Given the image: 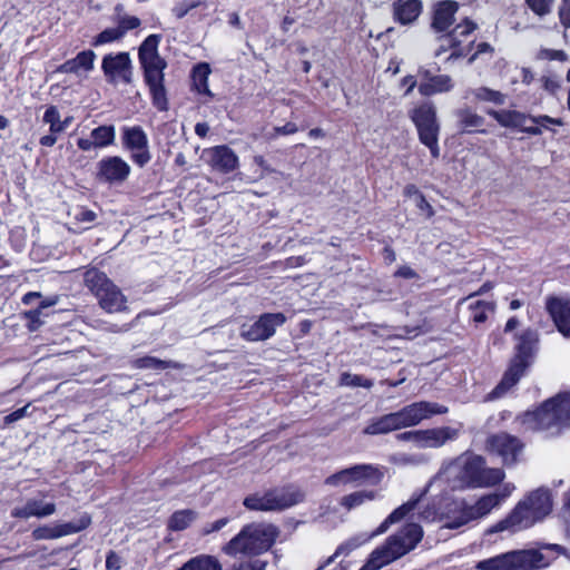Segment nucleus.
<instances>
[{
	"label": "nucleus",
	"instance_id": "6e6d98bb",
	"mask_svg": "<svg viewBox=\"0 0 570 570\" xmlns=\"http://www.w3.org/2000/svg\"><path fill=\"white\" fill-rule=\"evenodd\" d=\"M96 216L95 212L86 208H79L75 212V219L80 223H92Z\"/></svg>",
	"mask_w": 570,
	"mask_h": 570
},
{
	"label": "nucleus",
	"instance_id": "f03ea898",
	"mask_svg": "<svg viewBox=\"0 0 570 570\" xmlns=\"http://www.w3.org/2000/svg\"><path fill=\"white\" fill-rule=\"evenodd\" d=\"M528 430L540 431L547 436H557L570 428V392L559 393L544 401L537 410L522 416Z\"/></svg>",
	"mask_w": 570,
	"mask_h": 570
},
{
	"label": "nucleus",
	"instance_id": "c85d7f7f",
	"mask_svg": "<svg viewBox=\"0 0 570 570\" xmlns=\"http://www.w3.org/2000/svg\"><path fill=\"white\" fill-rule=\"evenodd\" d=\"M458 8L459 6L455 1L446 0L439 2L434 8L432 28L438 32L448 30L454 22V14Z\"/></svg>",
	"mask_w": 570,
	"mask_h": 570
},
{
	"label": "nucleus",
	"instance_id": "de8ad7c7",
	"mask_svg": "<svg viewBox=\"0 0 570 570\" xmlns=\"http://www.w3.org/2000/svg\"><path fill=\"white\" fill-rule=\"evenodd\" d=\"M374 498L373 492H355L352 494H348L342 499V504L346 507L347 509L355 508L360 504H362L365 500H372Z\"/></svg>",
	"mask_w": 570,
	"mask_h": 570
},
{
	"label": "nucleus",
	"instance_id": "49530a36",
	"mask_svg": "<svg viewBox=\"0 0 570 570\" xmlns=\"http://www.w3.org/2000/svg\"><path fill=\"white\" fill-rule=\"evenodd\" d=\"M341 385L344 386H362L365 389H371L373 386V382L362 375L343 373L341 375Z\"/></svg>",
	"mask_w": 570,
	"mask_h": 570
},
{
	"label": "nucleus",
	"instance_id": "f704fd0d",
	"mask_svg": "<svg viewBox=\"0 0 570 570\" xmlns=\"http://www.w3.org/2000/svg\"><path fill=\"white\" fill-rule=\"evenodd\" d=\"M399 430L393 413H389L372 420L366 428L364 433L368 435L386 434Z\"/></svg>",
	"mask_w": 570,
	"mask_h": 570
},
{
	"label": "nucleus",
	"instance_id": "a878e982",
	"mask_svg": "<svg viewBox=\"0 0 570 570\" xmlns=\"http://www.w3.org/2000/svg\"><path fill=\"white\" fill-rule=\"evenodd\" d=\"M115 126L102 125L92 129L88 138H79L77 140V146L82 151H91L111 146L115 142Z\"/></svg>",
	"mask_w": 570,
	"mask_h": 570
},
{
	"label": "nucleus",
	"instance_id": "5fc2aeb1",
	"mask_svg": "<svg viewBox=\"0 0 570 570\" xmlns=\"http://www.w3.org/2000/svg\"><path fill=\"white\" fill-rule=\"evenodd\" d=\"M530 121L535 124L537 125L535 127H540L541 129H542V127H547L548 124L557 125V126H562L563 125L561 119L552 118V117L547 116V115L530 116Z\"/></svg>",
	"mask_w": 570,
	"mask_h": 570
},
{
	"label": "nucleus",
	"instance_id": "a19ab883",
	"mask_svg": "<svg viewBox=\"0 0 570 570\" xmlns=\"http://www.w3.org/2000/svg\"><path fill=\"white\" fill-rule=\"evenodd\" d=\"M210 73L209 66L207 63H199L193 70V81L195 88L200 94L210 95L208 89V76Z\"/></svg>",
	"mask_w": 570,
	"mask_h": 570
},
{
	"label": "nucleus",
	"instance_id": "e2e57ef3",
	"mask_svg": "<svg viewBox=\"0 0 570 570\" xmlns=\"http://www.w3.org/2000/svg\"><path fill=\"white\" fill-rule=\"evenodd\" d=\"M395 276L396 277H402V278H406V279H412V278H415L417 277V274L414 269H412L410 266H401L396 272H395Z\"/></svg>",
	"mask_w": 570,
	"mask_h": 570
},
{
	"label": "nucleus",
	"instance_id": "1a4fd4ad",
	"mask_svg": "<svg viewBox=\"0 0 570 570\" xmlns=\"http://www.w3.org/2000/svg\"><path fill=\"white\" fill-rule=\"evenodd\" d=\"M410 117L416 126L420 141L430 149L433 158H438L440 156L438 144L440 126L433 104H421L410 112Z\"/></svg>",
	"mask_w": 570,
	"mask_h": 570
},
{
	"label": "nucleus",
	"instance_id": "052dcab7",
	"mask_svg": "<svg viewBox=\"0 0 570 570\" xmlns=\"http://www.w3.org/2000/svg\"><path fill=\"white\" fill-rule=\"evenodd\" d=\"M382 567H384L383 562L372 552L368 561L360 570H379Z\"/></svg>",
	"mask_w": 570,
	"mask_h": 570
},
{
	"label": "nucleus",
	"instance_id": "c03bdc74",
	"mask_svg": "<svg viewBox=\"0 0 570 570\" xmlns=\"http://www.w3.org/2000/svg\"><path fill=\"white\" fill-rule=\"evenodd\" d=\"M43 122L50 126V132L59 134L63 131V126H61V119L59 110L56 106H50L47 108L43 115Z\"/></svg>",
	"mask_w": 570,
	"mask_h": 570
},
{
	"label": "nucleus",
	"instance_id": "0e129e2a",
	"mask_svg": "<svg viewBox=\"0 0 570 570\" xmlns=\"http://www.w3.org/2000/svg\"><path fill=\"white\" fill-rule=\"evenodd\" d=\"M106 567L114 570L120 569V558L115 552H109L106 558Z\"/></svg>",
	"mask_w": 570,
	"mask_h": 570
},
{
	"label": "nucleus",
	"instance_id": "b1692460",
	"mask_svg": "<svg viewBox=\"0 0 570 570\" xmlns=\"http://www.w3.org/2000/svg\"><path fill=\"white\" fill-rule=\"evenodd\" d=\"M488 115L495 119L502 127L518 128L522 132L538 136L541 135L540 127H529L527 122L530 121V115L517 110H489Z\"/></svg>",
	"mask_w": 570,
	"mask_h": 570
},
{
	"label": "nucleus",
	"instance_id": "473e14b6",
	"mask_svg": "<svg viewBox=\"0 0 570 570\" xmlns=\"http://www.w3.org/2000/svg\"><path fill=\"white\" fill-rule=\"evenodd\" d=\"M421 497L411 499L406 503L395 509L372 533V537L386 532L391 524L401 521L410 511H412L416 507Z\"/></svg>",
	"mask_w": 570,
	"mask_h": 570
},
{
	"label": "nucleus",
	"instance_id": "4be33fe9",
	"mask_svg": "<svg viewBox=\"0 0 570 570\" xmlns=\"http://www.w3.org/2000/svg\"><path fill=\"white\" fill-rule=\"evenodd\" d=\"M166 67L167 63H164L163 66L159 65L156 67L142 68L145 81L149 87V91L153 97V104L160 111L168 109V101L164 86V70Z\"/></svg>",
	"mask_w": 570,
	"mask_h": 570
},
{
	"label": "nucleus",
	"instance_id": "3c124183",
	"mask_svg": "<svg viewBox=\"0 0 570 570\" xmlns=\"http://www.w3.org/2000/svg\"><path fill=\"white\" fill-rule=\"evenodd\" d=\"M537 58L540 60L566 61L568 59V55L563 50L542 48L539 50Z\"/></svg>",
	"mask_w": 570,
	"mask_h": 570
},
{
	"label": "nucleus",
	"instance_id": "f8f14e48",
	"mask_svg": "<svg viewBox=\"0 0 570 570\" xmlns=\"http://www.w3.org/2000/svg\"><path fill=\"white\" fill-rule=\"evenodd\" d=\"M448 407L438 403L420 401L392 412L399 430L420 424L435 414H444Z\"/></svg>",
	"mask_w": 570,
	"mask_h": 570
},
{
	"label": "nucleus",
	"instance_id": "6e6552de",
	"mask_svg": "<svg viewBox=\"0 0 570 570\" xmlns=\"http://www.w3.org/2000/svg\"><path fill=\"white\" fill-rule=\"evenodd\" d=\"M422 537V528L416 523H409L389 537L385 544L375 549L373 553L386 566L413 550Z\"/></svg>",
	"mask_w": 570,
	"mask_h": 570
},
{
	"label": "nucleus",
	"instance_id": "338daca9",
	"mask_svg": "<svg viewBox=\"0 0 570 570\" xmlns=\"http://www.w3.org/2000/svg\"><path fill=\"white\" fill-rule=\"evenodd\" d=\"M396 439L399 441H403V442H411V443H413L416 446L417 430L416 431H407V432L400 433V434L396 435Z\"/></svg>",
	"mask_w": 570,
	"mask_h": 570
},
{
	"label": "nucleus",
	"instance_id": "39448f33",
	"mask_svg": "<svg viewBox=\"0 0 570 570\" xmlns=\"http://www.w3.org/2000/svg\"><path fill=\"white\" fill-rule=\"evenodd\" d=\"M514 356L501 382L493 390L495 396H501L514 386L525 370L533 363L540 346V335L534 328L528 327L514 336Z\"/></svg>",
	"mask_w": 570,
	"mask_h": 570
},
{
	"label": "nucleus",
	"instance_id": "f3484780",
	"mask_svg": "<svg viewBox=\"0 0 570 570\" xmlns=\"http://www.w3.org/2000/svg\"><path fill=\"white\" fill-rule=\"evenodd\" d=\"M382 479V473L373 465H353L326 479L327 484H375Z\"/></svg>",
	"mask_w": 570,
	"mask_h": 570
},
{
	"label": "nucleus",
	"instance_id": "13d9d810",
	"mask_svg": "<svg viewBox=\"0 0 570 570\" xmlns=\"http://www.w3.org/2000/svg\"><path fill=\"white\" fill-rule=\"evenodd\" d=\"M274 135L273 137L279 136V135H293L297 132L298 128L294 122H287L284 126H277L274 127Z\"/></svg>",
	"mask_w": 570,
	"mask_h": 570
},
{
	"label": "nucleus",
	"instance_id": "37998d69",
	"mask_svg": "<svg viewBox=\"0 0 570 570\" xmlns=\"http://www.w3.org/2000/svg\"><path fill=\"white\" fill-rule=\"evenodd\" d=\"M132 366L140 370H165L171 367L173 363L154 356H142L134 360Z\"/></svg>",
	"mask_w": 570,
	"mask_h": 570
},
{
	"label": "nucleus",
	"instance_id": "69168bd1",
	"mask_svg": "<svg viewBox=\"0 0 570 570\" xmlns=\"http://www.w3.org/2000/svg\"><path fill=\"white\" fill-rule=\"evenodd\" d=\"M26 411H27V406L18 409L14 412L8 414L7 416H4V423L10 424V423H13V422L22 419L26 414Z\"/></svg>",
	"mask_w": 570,
	"mask_h": 570
},
{
	"label": "nucleus",
	"instance_id": "0eeeda50",
	"mask_svg": "<svg viewBox=\"0 0 570 570\" xmlns=\"http://www.w3.org/2000/svg\"><path fill=\"white\" fill-rule=\"evenodd\" d=\"M89 291L98 298L99 305L108 313L122 312L127 308V298L105 273L91 268L83 275Z\"/></svg>",
	"mask_w": 570,
	"mask_h": 570
},
{
	"label": "nucleus",
	"instance_id": "6ab92c4d",
	"mask_svg": "<svg viewBox=\"0 0 570 570\" xmlns=\"http://www.w3.org/2000/svg\"><path fill=\"white\" fill-rule=\"evenodd\" d=\"M465 482L471 488H488L500 483L504 472L500 468H485L484 465H463L461 471Z\"/></svg>",
	"mask_w": 570,
	"mask_h": 570
},
{
	"label": "nucleus",
	"instance_id": "680f3d73",
	"mask_svg": "<svg viewBox=\"0 0 570 570\" xmlns=\"http://www.w3.org/2000/svg\"><path fill=\"white\" fill-rule=\"evenodd\" d=\"M229 522V519L228 518H222L219 520H216L215 522H213L209 527L205 528L203 530V532L205 534H209L212 532H216V531H219L220 529H223L225 525H227V523Z\"/></svg>",
	"mask_w": 570,
	"mask_h": 570
},
{
	"label": "nucleus",
	"instance_id": "ea45409f",
	"mask_svg": "<svg viewBox=\"0 0 570 570\" xmlns=\"http://www.w3.org/2000/svg\"><path fill=\"white\" fill-rule=\"evenodd\" d=\"M459 127L463 131H470L471 128H476L483 125L484 119L470 108H461L455 111Z\"/></svg>",
	"mask_w": 570,
	"mask_h": 570
},
{
	"label": "nucleus",
	"instance_id": "c9c22d12",
	"mask_svg": "<svg viewBox=\"0 0 570 570\" xmlns=\"http://www.w3.org/2000/svg\"><path fill=\"white\" fill-rule=\"evenodd\" d=\"M469 302L470 317L475 324L484 323L488 316L494 313L495 303L492 301L471 299Z\"/></svg>",
	"mask_w": 570,
	"mask_h": 570
},
{
	"label": "nucleus",
	"instance_id": "aec40b11",
	"mask_svg": "<svg viewBox=\"0 0 570 570\" xmlns=\"http://www.w3.org/2000/svg\"><path fill=\"white\" fill-rule=\"evenodd\" d=\"M544 306L558 332L570 338V298L550 295Z\"/></svg>",
	"mask_w": 570,
	"mask_h": 570
},
{
	"label": "nucleus",
	"instance_id": "8fccbe9b",
	"mask_svg": "<svg viewBox=\"0 0 570 570\" xmlns=\"http://www.w3.org/2000/svg\"><path fill=\"white\" fill-rule=\"evenodd\" d=\"M118 29L124 37L129 30L136 29L140 26V19L135 16H122L118 20Z\"/></svg>",
	"mask_w": 570,
	"mask_h": 570
},
{
	"label": "nucleus",
	"instance_id": "79ce46f5",
	"mask_svg": "<svg viewBox=\"0 0 570 570\" xmlns=\"http://www.w3.org/2000/svg\"><path fill=\"white\" fill-rule=\"evenodd\" d=\"M474 98L479 101L491 102L497 106H501L505 102L507 96L501 91L493 90L488 87H479L472 90Z\"/></svg>",
	"mask_w": 570,
	"mask_h": 570
},
{
	"label": "nucleus",
	"instance_id": "bf43d9fd",
	"mask_svg": "<svg viewBox=\"0 0 570 570\" xmlns=\"http://www.w3.org/2000/svg\"><path fill=\"white\" fill-rule=\"evenodd\" d=\"M421 518L425 521H429V522H433V521H436V520H443V517H439L436 510L434 509V507H426L422 512H421Z\"/></svg>",
	"mask_w": 570,
	"mask_h": 570
},
{
	"label": "nucleus",
	"instance_id": "dca6fc26",
	"mask_svg": "<svg viewBox=\"0 0 570 570\" xmlns=\"http://www.w3.org/2000/svg\"><path fill=\"white\" fill-rule=\"evenodd\" d=\"M488 449L499 459L509 462H517L523 459L524 444L513 435L499 433L488 439Z\"/></svg>",
	"mask_w": 570,
	"mask_h": 570
},
{
	"label": "nucleus",
	"instance_id": "bb28decb",
	"mask_svg": "<svg viewBox=\"0 0 570 570\" xmlns=\"http://www.w3.org/2000/svg\"><path fill=\"white\" fill-rule=\"evenodd\" d=\"M458 436V431L450 426L435 428L428 430H417L416 448H440L446 441L453 440Z\"/></svg>",
	"mask_w": 570,
	"mask_h": 570
},
{
	"label": "nucleus",
	"instance_id": "e433bc0d",
	"mask_svg": "<svg viewBox=\"0 0 570 570\" xmlns=\"http://www.w3.org/2000/svg\"><path fill=\"white\" fill-rule=\"evenodd\" d=\"M476 570H513L511 551L481 560L475 564Z\"/></svg>",
	"mask_w": 570,
	"mask_h": 570
},
{
	"label": "nucleus",
	"instance_id": "09e8293b",
	"mask_svg": "<svg viewBox=\"0 0 570 570\" xmlns=\"http://www.w3.org/2000/svg\"><path fill=\"white\" fill-rule=\"evenodd\" d=\"M200 4H203V0H183L171 9V12L177 19H183L190 10Z\"/></svg>",
	"mask_w": 570,
	"mask_h": 570
},
{
	"label": "nucleus",
	"instance_id": "cd10ccee",
	"mask_svg": "<svg viewBox=\"0 0 570 570\" xmlns=\"http://www.w3.org/2000/svg\"><path fill=\"white\" fill-rule=\"evenodd\" d=\"M160 35L148 36L139 47L138 58L141 68L156 67L166 63V61L158 53V46L160 43Z\"/></svg>",
	"mask_w": 570,
	"mask_h": 570
},
{
	"label": "nucleus",
	"instance_id": "603ef678",
	"mask_svg": "<svg viewBox=\"0 0 570 570\" xmlns=\"http://www.w3.org/2000/svg\"><path fill=\"white\" fill-rule=\"evenodd\" d=\"M531 10L538 16H544L550 12L553 0H525Z\"/></svg>",
	"mask_w": 570,
	"mask_h": 570
},
{
	"label": "nucleus",
	"instance_id": "a18cd8bd",
	"mask_svg": "<svg viewBox=\"0 0 570 570\" xmlns=\"http://www.w3.org/2000/svg\"><path fill=\"white\" fill-rule=\"evenodd\" d=\"M122 38L121 32L118 27L116 28H107L101 31L94 40L92 46L99 47L105 43L114 42L120 40Z\"/></svg>",
	"mask_w": 570,
	"mask_h": 570
},
{
	"label": "nucleus",
	"instance_id": "9d476101",
	"mask_svg": "<svg viewBox=\"0 0 570 570\" xmlns=\"http://www.w3.org/2000/svg\"><path fill=\"white\" fill-rule=\"evenodd\" d=\"M566 549L559 544H543L538 549L511 551L513 570H541L549 567Z\"/></svg>",
	"mask_w": 570,
	"mask_h": 570
},
{
	"label": "nucleus",
	"instance_id": "7ed1b4c3",
	"mask_svg": "<svg viewBox=\"0 0 570 570\" xmlns=\"http://www.w3.org/2000/svg\"><path fill=\"white\" fill-rule=\"evenodd\" d=\"M514 489V484L507 483L499 491L480 497L474 503L466 501L453 502L443 517V527L459 529L487 517L492 510L498 509Z\"/></svg>",
	"mask_w": 570,
	"mask_h": 570
},
{
	"label": "nucleus",
	"instance_id": "2eb2a0df",
	"mask_svg": "<svg viewBox=\"0 0 570 570\" xmlns=\"http://www.w3.org/2000/svg\"><path fill=\"white\" fill-rule=\"evenodd\" d=\"M121 131L124 148L130 151L136 165L144 167L151 159L146 132L139 126L124 127Z\"/></svg>",
	"mask_w": 570,
	"mask_h": 570
},
{
	"label": "nucleus",
	"instance_id": "5701e85b",
	"mask_svg": "<svg viewBox=\"0 0 570 570\" xmlns=\"http://www.w3.org/2000/svg\"><path fill=\"white\" fill-rule=\"evenodd\" d=\"M204 155L212 169L222 174H229L239 165L238 156L226 145L208 148Z\"/></svg>",
	"mask_w": 570,
	"mask_h": 570
},
{
	"label": "nucleus",
	"instance_id": "9b49d317",
	"mask_svg": "<svg viewBox=\"0 0 570 570\" xmlns=\"http://www.w3.org/2000/svg\"><path fill=\"white\" fill-rule=\"evenodd\" d=\"M475 29L476 24L473 21L464 19L461 23L456 24L451 32L439 37L440 45L435 50L434 56L439 57L449 50L452 52L448 57V61L466 56L471 50L473 41H470L465 47H463L461 46L463 41L462 38L469 37Z\"/></svg>",
	"mask_w": 570,
	"mask_h": 570
},
{
	"label": "nucleus",
	"instance_id": "7c9ffc66",
	"mask_svg": "<svg viewBox=\"0 0 570 570\" xmlns=\"http://www.w3.org/2000/svg\"><path fill=\"white\" fill-rule=\"evenodd\" d=\"M453 88L452 78L448 75H438L430 77L429 81H422L419 85V91L422 96H432L435 94L448 92Z\"/></svg>",
	"mask_w": 570,
	"mask_h": 570
},
{
	"label": "nucleus",
	"instance_id": "f257e3e1",
	"mask_svg": "<svg viewBox=\"0 0 570 570\" xmlns=\"http://www.w3.org/2000/svg\"><path fill=\"white\" fill-rule=\"evenodd\" d=\"M553 507L551 491L541 487L529 492L520 500L513 510L501 521L487 530V533H498L503 531L518 532L531 528L541 522L550 514Z\"/></svg>",
	"mask_w": 570,
	"mask_h": 570
},
{
	"label": "nucleus",
	"instance_id": "4468645a",
	"mask_svg": "<svg viewBox=\"0 0 570 570\" xmlns=\"http://www.w3.org/2000/svg\"><path fill=\"white\" fill-rule=\"evenodd\" d=\"M285 322L286 316L283 313H265L253 324H244L240 336L248 342L266 341L275 334L276 327Z\"/></svg>",
	"mask_w": 570,
	"mask_h": 570
},
{
	"label": "nucleus",
	"instance_id": "423d86ee",
	"mask_svg": "<svg viewBox=\"0 0 570 570\" xmlns=\"http://www.w3.org/2000/svg\"><path fill=\"white\" fill-rule=\"evenodd\" d=\"M304 500V493L296 487L275 488L257 492L244 499V507L252 511L278 512Z\"/></svg>",
	"mask_w": 570,
	"mask_h": 570
},
{
	"label": "nucleus",
	"instance_id": "412c9836",
	"mask_svg": "<svg viewBox=\"0 0 570 570\" xmlns=\"http://www.w3.org/2000/svg\"><path fill=\"white\" fill-rule=\"evenodd\" d=\"M130 175V166L119 156L105 157L97 163V179L108 184H121Z\"/></svg>",
	"mask_w": 570,
	"mask_h": 570
},
{
	"label": "nucleus",
	"instance_id": "a211bd4d",
	"mask_svg": "<svg viewBox=\"0 0 570 570\" xmlns=\"http://www.w3.org/2000/svg\"><path fill=\"white\" fill-rule=\"evenodd\" d=\"M90 523L91 517L85 513L78 520L72 522L59 523L55 525H40L32 531V538L35 540H55L80 532L88 528Z\"/></svg>",
	"mask_w": 570,
	"mask_h": 570
},
{
	"label": "nucleus",
	"instance_id": "4d7b16f0",
	"mask_svg": "<svg viewBox=\"0 0 570 570\" xmlns=\"http://www.w3.org/2000/svg\"><path fill=\"white\" fill-rule=\"evenodd\" d=\"M562 518L564 520L567 535L570 538V490L566 494Z\"/></svg>",
	"mask_w": 570,
	"mask_h": 570
},
{
	"label": "nucleus",
	"instance_id": "774afa93",
	"mask_svg": "<svg viewBox=\"0 0 570 570\" xmlns=\"http://www.w3.org/2000/svg\"><path fill=\"white\" fill-rule=\"evenodd\" d=\"M560 20L566 28H570V4L560 9Z\"/></svg>",
	"mask_w": 570,
	"mask_h": 570
},
{
	"label": "nucleus",
	"instance_id": "393cba45",
	"mask_svg": "<svg viewBox=\"0 0 570 570\" xmlns=\"http://www.w3.org/2000/svg\"><path fill=\"white\" fill-rule=\"evenodd\" d=\"M56 512V503L46 501L45 495L30 498L22 507H17L11 511L13 518L30 519V518H46Z\"/></svg>",
	"mask_w": 570,
	"mask_h": 570
},
{
	"label": "nucleus",
	"instance_id": "4c0bfd02",
	"mask_svg": "<svg viewBox=\"0 0 570 570\" xmlns=\"http://www.w3.org/2000/svg\"><path fill=\"white\" fill-rule=\"evenodd\" d=\"M177 570H223L220 562L213 556L202 554L197 556Z\"/></svg>",
	"mask_w": 570,
	"mask_h": 570
},
{
	"label": "nucleus",
	"instance_id": "864d4df0",
	"mask_svg": "<svg viewBox=\"0 0 570 570\" xmlns=\"http://www.w3.org/2000/svg\"><path fill=\"white\" fill-rule=\"evenodd\" d=\"M43 315V312H41L38 308L28 311L24 313V318L29 321V330L30 331H37L41 325V316Z\"/></svg>",
	"mask_w": 570,
	"mask_h": 570
},
{
	"label": "nucleus",
	"instance_id": "2f4dec72",
	"mask_svg": "<svg viewBox=\"0 0 570 570\" xmlns=\"http://www.w3.org/2000/svg\"><path fill=\"white\" fill-rule=\"evenodd\" d=\"M421 10L420 0H406L394 4V16L402 24L413 22L420 16Z\"/></svg>",
	"mask_w": 570,
	"mask_h": 570
},
{
	"label": "nucleus",
	"instance_id": "20e7f679",
	"mask_svg": "<svg viewBox=\"0 0 570 570\" xmlns=\"http://www.w3.org/2000/svg\"><path fill=\"white\" fill-rule=\"evenodd\" d=\"M278 534V529L271 523H248L222 548V551L229 557L259 556L272 548Z\"/></svg>",
	"mask_w": 570,
	"mask_h": 570
},
{
	"label": "nucleus",
	"instance_id": "c756f323",
	"mask_svg": "<svg viewBox=\"0 0 570 570\" xmlns=\"http://www.w3.org/2000/svg\"><path fill=\"white\" fill-rule=\"evenodd\" d=\"M96 53L92 50H83L75 58L65 61L58 67L59 72L78 75L80 71L89 72L94 69Z\"/></svg>",
	"mask_w": 570,
	"mask_h": 570
},
{
	"label": "nucleus",
	"instance_id": "72a5a7b5",
	"mask_svg": "<svg viewBox=\"0 0 570 570\" xmlns=\"http://www.w3.org/2000/svg\"><path fill=\"white\" fill-rule=\"evenodd\" d=\"M421 497L411 499L406 503L395 509L372 533V537L386 532L391 524L401 521L410 511H412L416 507Z\"/></svg>",
	"mask_w": 570,
	"mask_h": 570
},
{
	"label": "nucleus",
	"instance_id": "58836bf2",
	"mask_svg": "<svg viewBox=\"0 0 570 570\" xmlns=\"http://www.w3.org/2000/svg\"><path fill=\"white\" fill-rule=\"evenodd\" d=\"M197 518V512L190 509L176 511L168 521V528L173 531L187 529Z\"/></svg>",
	"mask_w": 570,
	"mask_h": 570
},
{
	"label": "nucleus",
	"instance_id": "ddd939ff",
	"mask_svg": "<svg viewBox=\"0 0 570 570\" xmlns=\"http://www.w3.org/2000/svg\"><path fill=\"white\" fill-rule=\"evenodd\" d=\"M101 69L107 82L111 85L132 82L134 67L128 52L106 55L101 61Z\"/></svg>",
	"mask_w": 570,
	"mask_h": 570
}]
</instances>
